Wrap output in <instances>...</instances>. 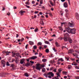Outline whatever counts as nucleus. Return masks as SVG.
Wrapping results in <instances>:
<instances>
[{
  "instance_id": "1",
  "label": "nucleus",
  "mask_w": 79,
  "mask_h": 79,
  "mask_svg": "<svg viewBox=\"0 0 79 79\" xmlns=\"http://www.w3.org/2000/svg\"><path fill=\"white\" fill-rule=\"evenodd\" d=\"M36 69L39 70V71L40 70V69H42V68H44L45 67V65L44 64L40 65V64H36Z\"/></svg>"
},
{
  "instance_id": "2",
  "label": "nucleus",
  "mask_w": 79,
  "mask_h": 79,
  "mask_svg": "<svg viewBox=\"0 0 79 79\" xmlns=\"http://www.w3.org/2000/svg\"><path fill=\"white\" fill-rule=\"evenodd\" d=\"M37 58V56H33L31 57H30L29 58V59H27V61L28 62H29V61L30 60H35V59H36Z\"/></svg>"
},
{
  "instance_id": "3",
  "label": "nucleus",
  "mask_w": 79,
  "mask_h": 79,
  "mask_svg": "<svg viewBox=\"0 0 79 79\" xmlns=\"http://www.w3.org/2000/svg\"><path fill=\"white\" fill-rule=\"evenodd\" d=\"M69 29L70 30V33L74 34H76V29L74 28L71 29V28H69Z\"/></svg>"
},
{
  "instance_id": "4",
  "label": "nucleus",
  "mask_w": 79,
  "mask_h": 79,
  "mask_svg": "<svg viewBox=\"0 0 79 79\" xmlns=\"http://www.w3.org/2000/svg\"><path fill=\"white\" fill-rule=\"evenodd\" d=\"M20 55V54L18 53H13L12 54V56L13 57H16V56H17V57H19Z\"/></svg>"
},
{
  "instance_id": "5",
  "label": "nucleus",
  "mask_w": 79,
  "mask_h": 79,
  "mask_svg": "<svg viewBox=\"0 0 79 79\" xmlns=\"http://www.w3.org/2000/svg\"><path fill=\"white\" fill-rule=\"evenodd\" d=\"M64 40L65 42H67L68 40L69 42V36L68 37L64 36Z\"/></svg>"
},
{
  "instance_id": "6",
  "label": "nucleus",
  "mask_w": 79,
  "mask_h": 79,
  "mask_svg": "<svg viewBox=\"0 0 79 79\" xmlns=\"http://www.w3.org/2000/svg\"><path fill=\"white\" fill-rule=\"evenodd\" d=\"M69 26L72 27H73L74 26V23L73 21H72L71 23H69Z\"/></svg>"
},
{
  "instance_id": "7",
  "label": "nucleus",
  "mask_w": 79,
  "mask_h": 79,
  "mask_svg": "<svg viewBox=\"0 0 79 79\" xmlns=\"http://www.w3.org/2000/svg\"><path fill=\"white\" fill-rule=\"evenodd\" d=\"M2 65L3 67H5V64H6V62L4 60H2L1 61Z\"/></svg>"
},
{
  "instance_id": "8",
  "label": "nucleus",
  "mask_w": 79,
  "mask_h": 79,
  "mask_svg": "<svg viewBox=\"0 0 79 79\" xmlns=\"http://www.w3.org/2000/svg\"><path fill=\"white\" fill-rule=\"evenodd\" d=\"M23 13H26V11L21 10L19 12V13L21 15H24L23 14Z\"/></svg>"
},
{
  "instance_id": "9",
  "label": "nucleus",
  "mask_w": 79,
  "mask_h": 79,
  "mask_svg": "<svg viewBox=\"0 0 79 79\" xmlns=\"http://www.w3.org/2000/svg\"><path fill=\"white\" fill-rule=\"evenodd\" d=\"M75 17L77 19V20H79V14H78V13H76Z\"/></svg>"
},
{
  "instance_id": "10",
  "label": "nucleus",
  "mask_w": 79,
  "mask_h": 79,
  "mask_svg": "<svg viewBox=\"0 0 79 79\" xmlns=\"http://www.w3.org/2000/svg\"><path fill=\"white\" fill-rule=\"evenodd\" d=\"M48 75H50L51 76H52V77H53L54 76V74L53 73V72H50L48 73Z\"/></svg>"
},
{
  "instance_id": "11",
  "label": "nucleus",
  "mask_w": 79,
  "mask_h": 79,
  "mask_svg": "<svg viewBox=\"0 0 79 79\" xmlns=\"http://www.w3.org/2000/svg\"><path fill=\"white\" fill-rule=\"evenodd\" d=\"M25 61V59H23L20 60V63L21 64H23V63H25L24 62Z\"/></svg>"
},
{
  "instance_id": "12",
  "label": "nucleus",
  "mask_w": 79,
  "mask_h": 79,
  "mask_svg": "<svg viewBox=\"0 0 79 79\" xmlns=\"http://www.w3.org/2000/svg\"><path fill=\"white\" fill-rule=\"evenodd\" d=\"M63 5L64 8H67L68 7V4L66 2H64Z\"/></svg>"
},
{
  "instance_id": "13",
  "label": "nucleus",
  "mask_w": 79,
  "mask_h": 79,
  "mask_svg": "<svg viewBox=\"0 0 79 79\" xmlns=\"http://www.w3.org/2000/svg\"><path fill=\"white\" fill-rule=\"evenodd\" d=\"M48 74L47 73H46L44 74V76H45V77L46 78L48 77Z\"/></svg>"
},
{
  "instance_id": "14",
  "label": "nucleus",
  "mask_w": 79,
  "mask_h": 79,
  "mask_svg": "<svg viewBox=\"0 0 79 79\" xmlns=\"http://www.w3.org/2000/svg\"><path fill=\"white\" fill-rule=\"evenodd\" d=\"M55 45H56V46L58 47H59V46L60 45V44L57 42H56L55 43Z\"/></svg>"
},
{
  "instance_id": "15",
  "label": "nucleus",
  "mask_w": 79,
  "mask_h": 79,
  "mask_svg": "<svg viewBox=\"0 0 79 79\" xmlns=\"http://www.w3.org/2000/svg\"><path fill=\"white\" fill-rule=\"evenodd\" d=\"M30 65V63H27L26 64H25V66H26V67H28Z\"/></svg>"
},
{
  "instance_id": "16",
  "label": "nucleus",
  "mask_w": 79,
  "mask_h": 79,
  "mask_svg": "<svg viewBox=\"0 0 79 79\" xmlns=\"http://www.w3.org/2000/svg\"><path fill=\"white\" fill-rule=\"evenodd\" d=\"M74 51L73 49H70L69 50V53H72L73 52H74Z\"/></svg>"
},
{
  "instance_id": "17",
  "label": "nucleus",
  "mask_w": 79,
  "mask_h": 79,
  "mask_svg": "<svg viewBox=\"0 0 79 79\" xmlns=\"http://www.w3.org/2000/svg\"><path fill=\"white\" fill-rule=\"evenodd\" d=\"M10 53H11V52H6V55H8Z\"/></svg>"
},
{
  "instance_id": "18",
  "label": "nucleus",
  "mask_w": 79,
  "mask_h": 79,
  "mask_svg": "<svg viewBox=\"0 0 79 79\" xmlns=\"http://www.w3.org/2000/svg\"><path fill=\"white\" fill-rule=\"evenodd\" d=\"M64 61V60L62 58H60L58 60V61Z\"/></svg>"
},
{
  "instance_id": "19",
  "label": "nucleus",
  "mask_w": 79,
  "mask_h": 79,
  "mask_svg": "<svg viewBox=\"0 0 79 79\" xmlns=\"http://www.w3.org/2000/svg\"><path fill=\"white\" fill-rule=\"evenodd\" d=\"M46 70H45V68H44L42 69V72L43 73H45Z\"/></svg>"
},
{
  "instance_id": "20",
  "label": "nucleus",
  "mask_w": 79,
  "mask_h": 79,
  "mask_svg": "<svg viewBox=\"0 0 79 79\" xmlns=\"http://www.w3.org/2000/svg\"><path fill=\"white\" fill-rule=\"evenodd\" d=\"M59 29V30L61 31H63V28H62V27H58Z\"/></svg>"
},
{
  "instance_id": "21",
  "label": "nucleus",
  "mask_w": 79,
  "mask_h": 79,
  "mask_svg": "<svg viewBox=\"0 0 79 79\" xmlns=\"http://www.w3.org/2000/svg\"><path fill=\"white\" fill-rule=\"evenodd\" d=\"M42 43L41 42H39L37 44V45H42Z\"/></svg>"
},
{
  "instance_id": "22",
  "label": "nucleus",
  "mask_w": 79,
  "mask_h": 79,
  "mask_svg": "<svg viewBox=\"0 0 79 79\" xmlns=\"http://www.w3.org/2000/svg\"><path fill=\"white\" fill-rule=\"evenodd\" d=\"M47 61V59H43L42 60V61H43V62H44V63H45V62H46Z\"/></svg>"
},
{
  "instance_id": "23",
  "label": "nucleus",
  "mask_w": 79,
  "mask_h": 79,
  "mask_svg": "<svg viewBox=\"0 0 79 79\" xmlns=\"http://www.w3.org/2000/svg\"><path fill=\"white\" fill-rule=\"evenodd\" d=\"M52 49L54 50L55 52H57V50L55 49V47H53L52 48Z\"/></svg>"
},
{
  "instance_id": "24",
  "label": "nucleus",
  "mask_w": 79,
  "mask_h": 79,
  "mask_svg": "<svg viewBox=\"0 0 79 79\" xmlns=\"http://www.w3.org/2000/svg\"><path fill=\"white\" fill-rule=\"evenodd\" d=\"M45 44H49V45L50 44V42H49V41H45Z\"/></svg>"
},
{
  "instance_id": "25",
  "label": "nucleus",
  "mask_w": 79,
  "mask_h": 79,
  "mask_svg": "<svg viewBox=\"0 0 79 79\" xmlns=\"http://www.w3.org/2000/svg\"><path fill=\"white\" fill-rule=\"evenodd\" d=\"M58 71L59 73H61V72L62 71V70L61 69H59L58 70Z\"/></svg>"
},
{
  "instance_id": "26",
  "label": "nucleus",
  "mask_w": 79,
  "mask_h": 79,
  "mask_svg": "<svg viewBox=\"0 0 79 79\" xmlns=\"http://www.w3.org/2000/svg\"><path fill=\"white\" fill-rule=\"evenodd\" d=\"M29 44L30 45H33V44H34V43L33 42L30 41L29 42Z\"/></svg>"
},
{
  "instance_id": "27",
  "label": "nucleus",
  "mask_w": 79,
  "mask_h": 79,
  "mask_svg": "<svg viewBox=\"0 0 79 79\" xmlns=\"http://www.w3.org/2000/svg\"><path fill=\"white\" fill-rule=\"evenodd\" d=\"M65 36H66V37H68L69 36V34H68V33H66L65 34Z\"/></svg>"
},
{
  "instance_id": "28",
  "label": "nucleus",
  "mask_w": 79,
  "mask_h": 79,
  "mask_svg": "<svg viewBox=\"0 0 79 79\" xmlns=\"http://www.w3.org/2000/svg\"><path fill=\"white\" fill-rule=\"evenodd\" d=\"M63 73L64 74H65V75H67V72H63Z\"/></svg>"
},
{
  "instance_id": "29",
  "label": "nucleus",
  "mask_w": 79,
  "mask_h": 79,
  "mask_svg": "<svg viewBox=\"0 0 79 79\" xmlns=\"http://www.w3.org/2000/svg\"><path fill=\"white\" fill-rule=\"evenodd\" d=\"M25 4H26V5H30V3L29 2H27L25 3Z\"/></svg>"
},
{
  "instance_id": "30",
  "label": "nucleus",
  "mask_w": 79,
  "mask_h": 79,
  "mask_svg": "<svg viewBox=\"0 0 79 79\" xmlns=\"http://www.w3.org/2000/svg\"><path fill=\"white\" fill-rule=\"evenodd\" d=\"M46 53H48L49 52V50L48 49H46L45 50Z\"/></svg>"
},
{
  "instance_id": "31",
  "label": "nucleus",
  "mask_w": 79,
  "mask_h": 79,
  "mask_svg": "<svg viewBox=\"0 0 79 79\" xmlns=\"http://www.w3.org/2000/svg\"><path fill=\"white\" fill-rule=\"evenodd\" d=\"M25 75L26 77H29V75H28V74H27V73H25Z\"/></svg>"
},
{
  "instance_id": "32",
  "label": "nucleus",
  "mask_w": 79,
  "mask_h": 79,
  "mask_svg": "<svg viewBox=\"0 0 79 79\" xmlns=\"http://www.w3.org/2000/svg\"><path fill=\"white\" fill-rule=\"evenodd\" d=\"M72 40L71 39H69V43L70 44H72V42H73V41H72Z\"/></svg>"
},
{
  "instance_id": "33",
  "label": "nucleus",
  "mask_w": 79,
  "mask_h": 79,
  "mask_svg": "<svg viewBox=\"0 0 79 79\" xmlns=\"http://www.w3.org/2000/svg\"><path fill=\"white\" fill-rule=\"evenodd\" d=\"M37 48V47L36 46V45H35L33 46V48L34 49H35L36 48Z\"/></svg>"
},
{
  "instance_id": "34",
  "label": "nucleus",
  "mask_w": 79,
  "mask_h": 79,
  "mask_svg": "<svg viewBox=\"0 0 79 79\" xmlns=\"http://www.w3.org/2000/svg\"><path fill=\"white\" fill-rule=\"evenodd\" d=\"M73 63H74V66H77V63L75 62H73Z\"/></svg>"
},
{
  "instance_id": "35",
  "label": "nucleus",
  "mask_w": 79,
  "mask_h": 79,
  "mask_svg": "<svg viewBox=\"0 0 79 79\" xmlns=\"http://www.w3.org/2000/svg\"><path fill=\"white\" fill-rule=\"evenodd\" d=\"M56 70H57V69L55 68L53 69V71L54 72V73H56Z\"/></svg>"
},
{
  "instance_id": "36",
  "label": "nucleus",
  "mask_w": 79,
  "mask_h": 79,
  "mask_svg": "<svg viewBox=\"0 0 79 79\" xmlns=\"http://www.w3.org/2000/svg\"><path fill=\"white\" fill-rule=\"evenodd\" d=\"M6 66H10V64H9V62H7L6 64Z\"/></svg>"
},
{
  "instance_id": "37",
  "label": "nucleus",
  "mask_w": 79,
  "mask_h": 79,
  "mask_svg": "<svg viewBox=\"0 0 79 79\" xmlns=\"http://www.w3.org/2000/svg\"><path fill=\"white\" fill-rule=\"evenodd\" d=\"M49 15L51 17L52 16V13L50 12L49 13Z\"/></svg>"
},
{
  "instance_id": "38",
  "label": "nucleus",
  "mask_w": 79,
  "mask_h": 79,
  "mask_svg": "<svg viewBox=\"0 0 79 79\" xmlns=\"http://www.w3.org/2000/svg\"><path fill=\"white\" fill-rule=\"evenodd\" d=\"M39 29L38 28H35V32H37Z\"/></svg>"
},
{
  "instance_id": "39",
  "label": "nucleus",
  "mask_w": 79,
  "mask_h": 79,
  "mask_svg": "<svg viewBox=\"0 0 79 79\" xmlns=\"http://www.w3.org/2000/svg\"><path fill=\"white\" fill-rule=\"evenodd\" d=\"M41 24L42 25H43V26L44 25V21H42H42H41Z\"/></svg>"
},
{
  "instance_id": "40",
  "label": "nucleus",
  "mask_w": 79,
  "mask_h": 79,
  "mask_svg": "<svg viewBox=\"0 0 79 79\" xmlns=\"http://www.w3.org/2000/svg\"><path fill=\"white\" fill-rule=\"evenodd\" d=\"M50 3L51 5H52V6H53V2H52V1H50Z\"/></svg>"
},
{
  "instance_id": "41",
  "label": "nucleus",
  "mask_w": 79,
  "mask_h": 79,
  "mask_svg": "<svg viewBox=\"0 0 79 79\" xmlns=\"http://www.w3.org/2000/svg\"><path fill=\"white\" fill-rule=\"evenodd\" d=\"M25 6L26 7H27V8H30V6H27V5H25Z\"/></svg>"
},
{
  "instance_id": "42",
  "label": "nucleus",
  "mask_w": 79,
  "mask_h": 79,
  "mask_svg": "<svg viewBox=\"0 0 79 79\" xmlns=\"http://www.w3.org/2000/svg\"><path fill=\"white\" fill-rule=\"evenodd\" d=\"M9 62H10V63H12V60H11V59H9Z\"/></svg>"
},
{
  "instance_id": "43",
  "label": "nucleus",
  "mask_w": 79,
  "mask_h": 79,
  "mask_svg": "<svg viewBox=\"0 0 79 79\" xmlns=\"http://www.w3.org/2000/svg\"><path fill=\"white\" fill-rule=\"evenodd\" d=\"M53 67H51L50 68V70L52 71V70H53Z\"/></svg>"
},
{
  "instance_id": "44",
  "label": "nucleus",
  "mask_w": 79,
  "mask_h": 79,
  "mask_svg": "<svg viewBox=\"0 0 79 79\" xmlns=\"http://www.w3.org/2000/svg\"><path fill=\"white\" fill-rule=\"evenodd\" d=\"M10 67H13L14 66V64H10Z\"/></svg>"
},
{
  "instance_id": "45",
  "label": "nucleus",
  "mask_w": 79,
  "mask_h": 79,
  "mask_svg": "<svg viewBox=\"0 0 79 79\" xmlns=\"http://www.w3.org/2000/svg\"><path fill=\"white\" fill-rule=\"evenodd\" d=\"M58 39H59L60 40H63V38L62 37H60L59 38H58Z\"/></svg>"
},
{
  "instance_id": "46",
  "label": "nucleus",
  "mask_w": 79,
  "mask_h": 79,
  "mask_svg": "<svg viewBox=\"0 0 79 79\" xmlns=\"http://www.w3.org/2000/svg\"><path fill=\"white\" fill-rule=\"evenodd\" d=\"M69 14H68L66 15V17H67V18H68V17H69Z\"/></svg>"
},
{
  "instance_id": "47",
  "label": "nucleus",
  "mask_w": 79,
  "mask_h": 79,
  "mask_svg": "<svg viewBox=\"0 0 79 79\" xmlns=\"http://www.w3.org/2000/svg\"><path fill=\"white\" fill-rule=\"evenodd\" d=\"M20 69L21 70H24L25 69H24V68H23V67H21Z\"/></svg>"
},
{
  "instance_id": "48",
  "label": "nucleus",
  "mask_w": 79,
  "mask_h": 79,
  "mask_svg": "<svg viewBox=\"0 0 79 79\" xmlns=\"http://www.w3.org/2000/svg\"><path fill=\"white\" fill-rule=\"evenodd\" d=\"M42 2H43V0H41L40 2V4H42Z\"/></svg>"
},
{
  "instance_id": "49",
  "label": "nucleus",
  "mask_w": 79,
  "mask_h": 79,
  "mask_svg": "<svg viewBox=\"0 0 79 79\" xmlns=\"http://www.w3.org/2000/svg\"><path fill=\"white\" fill-rule=\"evenodd\" d=\"M65 59L66 60H67V61H69V57H65Z\"/></svg>"
},
{
  "instance_id": "50",
  "label": "nucleus",
  "mask_w": 79,
  "mask_h": 79,
  "mask_svg": "<svg viewBox=\"0 0 79 79\" xmlns=\"http://www.w3.org/2000/svg\"><path fill=\"white\" fill-rule=\"evenodd\" d=\"M40 8H42V9H45V6H44L41 7Z\"/></svg>"
},
{
  "instance_id": "51",
  "label": "nucleus",
  "mask_w": 79,
  "mask_h": 79,
  "mask_svg": "<svg viewBox=\"0 0 79 79\" xmlns=\"http://www.w3.org/2000/svg\"><path fill=\"white\" fill-rule=\"evenodd\" d=\"M31 3H32V4H34V3H35V1H32L31 2Z\"/></svg>"
},
{
  "instance_id": "52",
  "label": "nucleus",
  "mask_w": 79,
  "mask_h": 79,
  "mask_svg": "<svg viewBox=\"0 0 79 79\" xmlns=\"http://www.w3.org/2000/svg\"><path fill=\"white\" fill-rule=\"evenodd\" d=\"M76 69H79V67H77V66H76L75 67Z\"/></svg>"
},
{
  "instance_id": "53",
  "label": "nucleus",
  "mask_w": 79,
  "mask_h": 79,
  "mask_svg": "<svg viewBox=\"0 0 79 79\" xmlns=\"http://www.w3.org/2000/svg\"><path fill=\"white\" fill-rule=\"evenodd\" d=\"M27 47H28V44H27L25 46V48L26 49H27Z\"/></svg>"
},
{
  "instance_id": "54",
  "label": "nucleus",
  "mask_w": 79,
  "mask_h": 79,
  "mask_svg": "<svg viewBox=\"0 0 79 79\" xmlns=\"http://www.w3.org/2000/svg\"><path fill=\"white\" fill-rule=\"evenodd\" d=\"M39 15H43V13L42 12H40L39 13Z\"/></svg>"
},
{
  "instance_id": "55",
  "label": "nucleus",
  "mask_w": 79,
  "mask_h": 79,
  "mask_svg": "<svg viewBox=\"0 0 79 79\" xmlns=\"http://www.w3.org/2000/svg\"><path fill=\"white\" fill-rule=\"evenodd\" d=\"M30 63H31V64H34V61H30Z\"/></svg>"
},
{
  "instance_id": "56",
  "label": "nucleus",
  "mask_w": 79,
  "mask_h": 79,
  "mask_svg": "<svg viewBox=\"0 0 79 79\" xmlns=\"http://www.w3.org/2000/svg\"><path fill=\"white\" fill-rule=\"evenodd\" d=\"M44 48H46L47 47V46L46 45H44Z\"/></svg>"
},
{
  "instance_id": "57",
  "label": "nucleus",
  "mask_w": 79,
  "mask_h": 79,
  "mask_svg": "<svg viewBox=\"0 0 79 79\" xmlns=\"http://www.w3.org/2000/svg\"><path fill=\"white\" fill-rule=\"evenodd\" d=\"M66 48V47L65 46H63L62 47V48L63 49V48Z\"/></svg>"
},
{
  "instance_id": "58",
  "label": "nucleus",
  "mask_w": 79,
  "mask_h": 79,
  "mask_svg": "<svg viewBox=\"0 0 79 79\" xmlns=\"http://www.w3.org/2000/svg\"><path fill=\"white\" fill-rule=\"evenodd\" d=\"M38 13H39V12L38 11H35V14H37Z\"/></svg>"
},
{
  "instance_id": "59",
  "label": "nucleus",
  "mask_w": 79,
  "mask_h": 79,
  "mask_svg": "<svg viewBox=\"0 0 79 79\" xmlns=\"http://www.w3.org/2000/svg\"><path fill=\"white\" fill-rule=\"evenodd\" d=\"M77 48V46H75L74 47V48Z\"/></svg>"
},
{
  "instance_id": "60",
  "label": "nucleus",
  "mask_w": 79,
  "mask_h": 79,
  "mask_svg": "<svg viewBox=\"0 0 79 79\" xmlns=\"http://www.w3.org/2000/svg\"><path fill=\"white\" fill-rule=\"evenodd\" d=\"M5 10V8L4 7H2V11H4Z\"/></svg>"
},
{
  "instance_id": "61",
  "label": "nucleus",
  "mask_w": 79,
  "mask_h": 79,
  "mask_svg": "<svg viewBox=\"0 0 79 79\" xmlns=\"http://www.w3.org/2000/svg\"><path fill=\"white\" fill-rule=\"evenodd\" d=\"M52 76H48V78H49V79L52 78Z\"/></svg>"
},
{
  "instance_id": "62",
  "label": "nucleus",
  "mask_w": 79,
  "mask_h": 79,
  "mask_svg": "<svg viewBox=\"0 0 79 79\" xmlns=\"http://www.w3.org/2000/svg\"><path fill=\"white\" fill-rule=\"evenodd\" d=\"M60 79L59 78H56V77H55L54 78H52V79Z\"/></svg>"
},
{
  "instance_id": "63",
  "label": "nucleus",
  "mask_w": 79,
  "mask_h": 79,
  "mask_svg": "<svg viewBox=\"0 0 79 79\" xmlns=\"http://www.w3.org/2000/svg\"><path fill=\"white\" fill-rule=\"evenodd\" d=\"M34 13L33 10H31V13Z\"/></svg>"
},
{
  "instance_id": "64",
  "label": "nucleus",
  "mask_w": 79,
  "mask_h": 79,
  "mask_svg": "<svg viewBox=\"0 0 79 79\" xmlns=\"http://www.w3.org/2000/svg\"><path fill=\"white\" fill-rule=\"evenodd\" d=\"M76 79H79V77H76Z\"/></svg>"
}]
</instances>
